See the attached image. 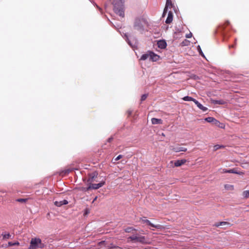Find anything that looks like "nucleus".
I'll list each match as a JSON object with an SVG mask.
<instances>
[{
	"instance_id": "27",
	"label": "nucleus",
	"mask_w": 249,
	"mask_h": 249,
	"mask_svg": "<svg viewBox=\"0 0 249 249\" xmlns=\"http://www.w3.org/2000/svg\"><path fill=\"white\" fill-rule=\"evenodd\" d=\"M225 172H227V173H234L232 170L226 171H225Z\"/></svg>"
},
{
	"instance_id": "28",
	"label": "nucleus",
	"mask_w": 249,
	"mask_h": 249,
	"mask_svg": "<svg viewBox=\"0 0 249 249\" xmlns=\"http://www.w3.org/2000/svg\"><path fill=\"white\" fill-rule=\"evenodd\" d=\"M188 42V41L185 40V41L183 42V43H184V45H187V44L186 43Z\"/></svg>"
},
{
	"instance_id": "23",
	"label": "nucleus",
	"mask_w": 249,
	"mask_h": 249,
	"mask_svg": "<svg viewBox=\"0 0 249 249\" xmlns=\"http://www.w3.org/2000/svg\"><path fill=\"white\" fill-rule=\"evenodd\" d=\"M192 36V34L191 33H190L186 35V37L187 38H191Z\"/></svg>"
},
{
	"instance_id": "15",
	"label": "nucleus",
	"mask_w": 249,
	"mask_h": 249,
	"mask_svg": "<svg viewBox=\"0 0 249 249\" xmlns=\"http://www.w3.org/2000/svg\"><path fill=\"white\" fill-rule=\"evenodd\" d=\"M242 196L244 198H248L249 197V190L244 191L242 193Z\"/></svg>"
},
{
	"instance_id": "16",
	"label": "nucleus",
	"mask_w": 249,
	"mask_h": 249,
	"mask_svg": "<svg viewBox=\"0 0 249 249\" xmlns=\"http://www.w3.org/2000/svg\"><path fill=\"white\" fill-rule=\"evenodd\" d=\"M183 100L186 101H193L194 102H195L196 101V99L190 96H185L183 97Z\"/></svg>"
},
{
	"instance_id": "20",
	"label": "nucleus",
	"mask_w": 249,
	"mask_h": 249,
	"mask_svg": "<svg viewBox=\"0 0 249 249\" xmlns=\"http://www.w3.org/2000/svg\"><path fill=\"white\" fill-rule=\"evenodd\" d=\"M2 235L4 239H8L10 237V234L8 233L3 234Z\"/></svg>"
},
{
	"instance_id": "22",
	"label": "nucleus",
	"mask_w": 249,
	"mask_h": 249,
	"mask_svg": "<svg viewBox=\"0 0 249 249\" xmlns=\"http://www.w3.org/2000/svg\"><path fill=\"white\" fill-rule=\"evenodd\" d=\"M147 98V95L146 94H144L142 96V97H141V100L142 101H143L146 98Z\"/></svg>"
},
{
	"instance_id": "26",
	"label": "nucleus",
	"mask_w": 249,
	"mask_h": 249,
	"mask_svg": "<svg viewBox=\"0 0 249 249\" xmlns=\"http://www.w3.org/2000/svg\"><path fill=\"white\" fill-rule=\"evenodd\" d=\"M198 50L199 51L200 53L201 54V55H203V53H202V52L200 49V47L199 46H198Z\"/></svg>"
},
{
	"instance_id": "1",
	"label": "nucleus",
	"mask_w": 249,
	"mask_h": 249,
	"mask_svg": "<svg viewBox=\"0 0 249 249\" xmlns=\"http://www.w3.org/2000/svg\"><path fill=\"white\" fill-rule=\"evenodd\" d=\"M123 3V0H115L114 2V11L121 18L124 16Z\"/></svg>"
},
{
	"instance_id": "8",
	"label": "nucleus",
	"mask_w": 249,
	"mask_h": 249,
	"mask_svg": "<svg viewBox=\"0 0 249 249\" xmlns=\"http://www.w3.org/2000/svg\"><path fill=\"white\" fill-rule=\"evenodd\" d=\"M186 162V160L185 159L178 160L175 161L174 165L176 167H179L185 164Z\"/></svg>"
},
{
	"instance_id": "17",
	"label": "nucleus",
	"mask_w": 249,
	"mask_h": 249,
	"mask_svg": "<svg viewBox=\"0 0 249 249\" xmlns=\"http://www.w3.org/2000/svg\"><path fill=\"white\" fill-rule=\"evenodd\" d=\"M205 120L209 123H214L215 121V119L213 117H208L205 119Z\"/></svg>"
},
{
	"instance_id": "5",
	"label": "nucleus",
	"mask_w": 249,
	"mask_h": 249,
	"mask_svg": "<svg viewBox=\"0 0 249 249\" xmlns=\"http://www.w3.org/2000/svg\"><path fill=\"white\" fill-rule=\"evenodd\" d=\"M44 247L43 244L39 238H32L31 240L29 249H36L37 248H43Z\"/></svg>"
},
{
	"instance_id": "29",
	"label": "nucleus",
	"mask_w": 249,
	"mask_h": 249,
	"mask_svg": "<svg viewBox=\"0 0 249 249\" xmlns=\"http://www.w3.org/2000/svg\"><path fill=\"white\" fill-rule=\"evenodd\" d=\"M97 199V197H96L93 200V201H94Z\"/></svg>"
},
{
	"instance_id": "9",
	"label": "nucleus",
	"mask_w": 249,
	"mask_h": 249,
	"mask_svg": "<svg viewBox=\"0 0 249 249\" xmlns=\"http://www.w3.org/2000/svg\"><path fill=\"white\" fill-rule=\"evenodd\" d=\"M194 103L197 106V107L203 112L206 111L208 110L207 107L203 106L202 104L199 103L196 100Z\"/></svg>"
},
{
	"instance_id": "2",
	"label": "nucleus",
	"mask_w": 249,
	"mask_h": 249,
	"mask_svg": "<svg viewBox=\"0 0 249 249\" xmlns=\"http://www.w3.org/2000/svg\"><path fill=\"white\" fill-rule=\"evenodd\" d=\"M172 7V2L169 0H167L165 7L164 9V11L162 14V16L164 17L165 16L166 13H168L167 15V18L166 20V23H170L173 20V15L172 13L170 10H169V9H171Z\"/></svg>"
},
{
	"instance_id": "14",
	"label": "nucleus",
	"mask_w": 249,
	"mask_h": 249,
	"mask_svg": "<svg viewBox=\"0 0 249 249\" xmlns=\"http://www.w3.org/2000/svg\"><path fill=\"white\" fill-rule=\"evenodd\" d=\"M151 122L154 124H160L162 123V121L159 119L152 118L151 119Z\"/></svg>"
},
{
	"instance_id": "24",
	"label": "nucleus",
	"mask_w": 249,
	"mask_h": 249,
	"mask_svg": "<svg viewBox=\"0 0 249 249\" xmlns=\"http://www.w3.org/2000/svg\"><path fill=\"white\" fill-rule=\"evenodd\" d=\"M215 103L218 104H224V102L221 101H215Z\"/></svg>"
},
{
	"instance_id": "13",
	"label": "nucleus",
	"mask_w": 249,
	"mask_h": 249,
	"mask_svg": "<svg viewBox=\"0 0 249 249\" xmlns=\"http://www.w3.org/2000/svg\"><path fill=\"white\" fill-rule=\"evenodd\" d=\"M214 124L215 125H216L217 126H218L220 128H223V129H224L225 127V125L224 124L219 122V121H218L216 120H215V121L214 122Z\"/></svg>"
},
{
	"instance_id": "21",
	"label": "nucleus",
	"mask_w": 249,
	"mask_h": 249,
	"mask_svg": "<svg viewBox=\"0 0 249 249\" xmlns=\"http://www.w3.org/2000/svg\"><path fill=\"white\" fill-rule=\"evenodd\" d=\"M122 157V155H119L116 158H115L113 160L115 161H117V160H119L120 159H121Z\"/></svg>"
},
{
	"instance_id": "4",
	"label": "nucleus",
	"mask_w": 249,
	"mask_h": 249,
	"mask_svg": "<svg viewBox=\"0 0 249 249\" xmlns=\"http://www.w3.org/2000/svg\"><path fill=\"white\" fill-rule=\"evenodd\" d=\"M140 221L142 223L146 225L150 226L151 227L155 228L156 229H161L162 226L158 223L157 221L156 220H153L151 221L149 220L146 219L145 218H142L140 219Z\"/></svg>"
},
{
	"instance_id": "10",
	"label": "nucleus",
	"mask_w": 249,
	"mask_h": 249,
	"mask_svg": "<svg viewBox=\"0 0 249 249\" xmlns=\"http://www.w3.org/2000/svg\"><path fill=\"white\" fill-rule=\"evenodd\" d=\"M68 202L66 200H63L62 201L54 202V205L57 207H60L63 205L68 204Z\"/></svg>"
},
{
	"instance_id": "18",
	"label": "nucleus",
	"mask_w": 249,
	"mask_h": 249,
	"mask_svg": "<svg viewBox=\"0 0 249 249\" xmlns=\"http://www.w3.org/2000/svg\"><path fill=\"white\" fill-rule=\"evenodd\" d=\"M228 223L225 222H221L219 223H218L216 224V226L217 227H220V226H224L227 225Z\"/></svg>"
},
{
	"instance_id": "6",
	"label": "nucleus",
	"mask_w": 249,
	"mask_h": 249,
	"mask_svg": "<svg viewBox=\"0 0 249 249\" xmlns=\"http://www.w3.org/2000/svg\"><path fill=\"white\" fill-rule=\"evenodd\" d=\"M105 184L104 181H101L100 183L98 184H90L89 185V187L86 188L84 189L85 190H89L90 189H97L100 187H101L103 185H104Z\"/></svg>"
},
{
	"instance_id": "12",
	"label": "nucleus",
	"mask_w": 249,
	"mask_h": 249,
	"mask_svg": "<svg viewBox=\"0 0 249 249\" xmlns=\"http://www.w3.org/2000/svg\"><path fill=\"white\" fill-rule=\"evenodd\" d=\"M132 239L133 240H135L137 241H139L140 242H142V243H144L145 242V239L144 237L143 236H142V237H137V236H134L132 238Z\"/></svg>"
},
{
	"instance_id": "7",
	"label": "nucleus",
	"mask_w": 249,
	"mask_h": 249,
	"mask_svg": "<svg viewBox=\"0 0 249 249\" xmlns=\"http://www.w3.org/2000/svg\"><path fill=\"white\" fill-rule=\"evenodd\" d=\"M157 45L159 48L160 49H165L166 47L167 44L165 40H160L157 42Z\"/></svg>"
},
{
	"instance_id": "11",
	"label": "nucleus",
	"mask_w": 249,
	"mask_h": 249,
	"mask_svg": "<svg viewBox=\"0 0 249 249\" xmlns=\"http://www.w3.org/2000/svg\"><path fill=\"white\" fill-rule=\"evenodd\" d=\"M224 188L227 191H232L234 189V186L232 184H227L224 185Z\"/></svg>"
},
{
	"instance_id": "19",
	"label": "nucleus",
	"mask_w": 249,
	"mask_h": 249,
	"mask_svg": "<svg viewBox=\"0 0 249 249\" xmlns=\"http://www.w3.org/2000/svg\"><path fill=\"white\" fill-rule=\"evenodd\" d=\"M19 243L18 242H9L8 243V246H14V245H19Z\"/></svg>"
},
{
	"instance_id": "3",
	"label": "nucleus",
	"mask_w": 249,
	"mask_h": 249,
	"mask_svg": "<svg viewBox=\"0 0 249 249\" xmlns=\"http://www.w3.org/2000/svg\"><path fill=\"white\" fill-rule=\"evenodd\" d=\"M148 58L152 62H156L161 59V57L160 55L152 51H148L141 56L140 60H145Z\"/></svg>"
},
{
	"instance_id": "25",
	"label": "nucleus",
	"mask_w": 249,
	"mask_h": 249,
	"mask_svg": "<svg viewBox=\"0 0 249 249\" xmlns=\"http://www.w3.org/2000/svg\"><path fill=\"white\" fill-rule=\"evenodd\" d=\"M187 150V149L183 147H180L179 149V151H186Z\"/></svg>"
}]
</instances>
